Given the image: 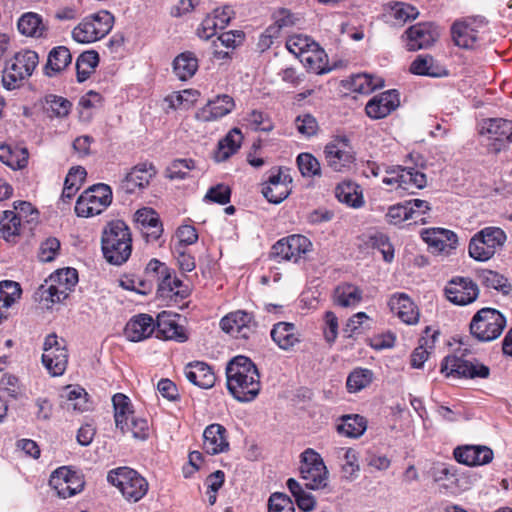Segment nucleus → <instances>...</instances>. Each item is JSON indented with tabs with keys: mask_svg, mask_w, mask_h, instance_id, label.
Here are the masks:
<instances>
[{
	"mask_svg": "<svg viewBox=\"0 0 512 512\" xmlns=\"http://www.w3.org/2000/svg\"><path fill=\"white\" fill-rule=\"evenodd\" d=\"M373 372L365 368L354 369L347 377L346 387L348 392L357 393L371 384Z\"/></svg>",
	"mask_w": 512,
	"mask_h": 512,
	"instance_id": "nucleus-53",
	"label": "nucleus"
},
{
	"mask_svg": "<svg viewBox=\"0 0 512 512\" xmlns=\"http://www.w3.org/2000/svg\"><path fill=\"white\" fill-rule=\"evenodd\" d=\"M184 375L189 382L202 389L212 388L216 381V376L211 366L201 361L187 364L184 368Z\"/></svg>",
	"mask_w": 512,
	"mask_h": 512,
	"instance_id": "nucleus-32",
	"label": "nucleus"
},
{
	"mask_svg": "<svg viewBox=\"0 0 512 512\" xmlns=\"http://www.w3.org/2000/svg\"><path fill=\"white\" fill-rule=\"evenodd\" d=\"M292 178L281 169L272 171L262 188L264 197L273 204L285 200L291 192Z\"/></svg>",
	"mask_w": 512,
	"mask_h": 512,
	"instance_id": "nucleus-22",
	"label": "nucleus"
},
{
	"mask_svg": "<svg viewBox=\"0 0 512 512\" xmlns=\"http://www.w3.org/2000/svg\"><path fill=\"white\" fill-rule=\"evenodd\" d=\"M18 31L27 37L44 38L47 36L48 27L43 22L41 15L35 12H26L18 19Z\"/></svg>",
	"mask_w": 512,
	"mask_h": 512,
	"instance_id": "nucleus-35",
	"label": "nucleus"
},
{
	"mask_svg": "<svg viewBox=\"0 0 512 512\" xmlns=\"http://www.w3.org/2000/svg\"><path fill=\"white\" fill-rule=\"evenodd\" d=\"M112 403L116 427L126 429L127 420L134 414L130 399L125 394L117 393L112 397Z\"/></svg>",
	"mask_w": 512,
	"mask_h": 512,
	"instance_id": "nucleus-47",
	"label": "nucleus"
},
{
	"mask_svg": "<svg viewBox=\"0 0 512 512\" xmlns=\"http://www.w3.org/2000/svg\"><path fill=\"white\" fill-rule=\"evenodd\" d=\"M72 60L69 49L65 46L54 47L48 54L45 74L49 77L65 69Z\"/></svg>",
	"mask_w": 512,
	"mask_h": 512,
	"instance_id": "nucleus-43",
	"label": "nucleus"
},
{
	"mask_svg": "<svg viewBox=\"0 0 512 512\" xmlns=\"http://www.w3.org/2000/svg\"><path fill=\"white\" fill-rule=\"evenodd\" d=\"M286 485L295 498L299 509L304 512H310L315 508L316 500L314 496L306 492L297 480L289 478Z\"/></svg>",
	"mask_w": 512,
	"mask_h": 512,
	"instance_id": "nucleus-48",
	"label": "nucleus"
},
{
	"mask_svg": "<svg viewBox=\"0 0 512 512\" xmlns=\"http://www.w3.org/2000/svg\"><path fill=\"white\" fill-rule=\"evenodd\" d=\"M506 326V318L494 308H482L472 317L469 328L471 335L481 342L497 339Z\"/></svg>",
	"mask_w": 512,
	"mask_h": 512,
	"instance_id": "nucleus-6",
	"label": "nucleus"
},
{
	"mask_svg": "<svg viewBox=\"0 0 512 512\" xmlns=\"http://www.w3.org/2000/svg\"><path fill=\"white\" fill-rule=\"evenodd\" d=\"M506 239V234L501 228L485 227L471 238L469 255L476 261H488L502 248Z\"/></svg>",
	"mask_w": 512,
	"mask_h": 512,
	"instance_id": "nucleus-7",
	"label": "nucleus"
},
{
	"mask_svg": "<svg viewBox=\"0 0 512 512\" xmlns=\"http://www.w3.org/2000/svg\"><path fill=\"white\" fill-rule=\"evenodd\" d=\"M78 282V273L74 268H64L49 277L45 285L40 287L41 298L51 303L65 300Z\"/></svg>",
	"mask_w": 512,
	"mask_h": 512,
	"instance_id": "nucleus-10",
	"label": "nucleus"
},
{
	"mask_svg": "<svg viewBox=\"0 0 512 512\" xmlns=\"http://www.w3.org/2000/svg\"><path fill=\"white\" fill-rule=\"evenodd\" d=\"M155 175L156 168L152 163H140L133 167L126 175L122 186L126 192L134 193L136 189H141L147 186Z\"/></svg>",
	"mask_w": 512,
	"mask_h": 512,
	"instance_id": "nucleus-33",
	"label": "nucleus"
},
{
	"mask_svg": "<svg viewBox=\"0 0 512 512\" xmlns=\"http://www.w3.org/2000/svg\"><path fill=\"white\" fill-rule=\"evenodd\" d=\"M198 67L197 57L189 51L179 54L173 61V71L181 81H186L193 77Z\"/></svg>",
	"mask_w": 512,
	"mask_h": 512,
	"instance_id": "nucleus-40",
	"label": "nucleus"
},
{
	"mask_svg": "<svg viewBox=\"0 0 512 512\" xmlns=\"http://www.w3.org/2000/svg\"><path fill=\"white\" fill-rule=\"evenodd\" d=\"M120 430L122 433L131 432L134 438L144 440L149 435V424L145 418L132 415L130 419L127 420V428Z\"/></svg>",
	"mask_w": 512,
	"mask_h": 512,
	"instance_id": "nucleus-63",
	"label": "nucleus"
},
{
	"mask_svg": "<svg viewBox=\"0 0 512 512\" xmlns=\"http://www.w3.org/2000/svg\"><path fill=\"white\" fill-rule=\"evenodd\" d=\"M101 249L105 260L112 265H122L132 253V236L122 220L110 221L101 236Z\"/></svg>",
	"mask_w": 512,
	"mask_h": 512,
	"instance_id": "nucleus-2",
	"label": "nucleus"
},
{
	"mask_svg": "<svg viewBox=\"0 0 512 512\" xmlns=\"http://www.w3.org/2000/svg\"><path fill=\"white\" fill-rule=\"evenodd\" d=\"M439 336L437 330L426 327L419 340V346L413 351L411 355V366L413 368H421L428 359L429 354L434 349L435 342Z\"/></svg>",
	"mask_w": 512,
	"mask_h": 512,
	"instance_id": "nucleus-36",
	"label": "nucleus"
},
{
	"mask_svg": "<svg viewBox=\"0 0 512 512\" xmlns=\"http://www.w3.org/2000/svg\"><path fill=\"white\" fill-rule=\"evenodd\" d=\"M478 278L487 288L501 291L504 294L509 292L508 280L497 272L492 270H481L478 273Z\"/></svg>",
	"mask_w": 512,
	"mask_h": 512,
	"instance_id": "nucleus-59",
	"label": "nucleus"
},
{
	"mask_svg": "<svg viewBox=\"0 0 512 512\" xmlns=\"http://www.w3.org/2000/svg\"><path fill=\"white\" fill-rule=\"evenodd\" d=\"M270 336L273 342L284 351L291 350L300 343V333L297 327L290 322H278L273 325Z\"/></svg>",
	"mask_w": 512,
	"mask_h": 512,
	"instance_id": "nucleus-34",
	"label": "nucleus"
},
{
	"mask_svg": "<svg viewBox=\"0 0 512 512\" xmlns=\"http://www.w3.org/2000/svg\"><path fill=\"white\" fill-rule=\"evenodd\" d=\"M405 35L407 49L416 51L430 47L437 40L439 32L433 23L425 22L411 26Z\"/></svg>",
	"mask_w": 512,
	"mask_h": 512,
	"instance_id": "nucleus-25",
	"label": "nucleus"
},
{
	"mask_svg": "<svg viewBox=\"0 0 512 512\" xmlns=\"http://www.w3.org/2000/svg\"><path fill=\"white\" fill-rule=\"evenodd\" d=\"M382 183L392 189L410 190L422 189L427 184L426 175L414 167L396 166L386 169Z\"/></svg>",
	"mask_w": 512,
	"mask_h": 512,
	"instance_id": "nucleus-14",
	"label": "nucleus"
},
{
	"mask_svg": "<svg viewBox=\"0 0 512 512\" xmlns=\"http://www.w3.org/2000/svg\"><path fill=\"white\" fill-rule=\"evenodd\" d=\"M269 512H295L294 503L285 494L273 493L268 502Z\"/></svg>",
	"mask_w": 512,
	"mask_h": 512,
	"instance_id": "nucleus-64",
	"label": "nucleus"
},
{
	"mask_svg": "<svg viewBox=\"0 0 512 512\" xmlns=\"http://www.w3.org/2000/svg\"><path fill=\"white\" fill-rule=\"evenodd\" d=\"M158 289L157 294L162 298H172L173 296H181L184 294L180 290L182 286V282L176 276L172 275V271L170 269L167 270V273L163 274L157 282Z\"/></svg>",
	"mask_w": 512,
	"mask_h": 512,
	"instance_id": "nucleus-51",
	"label": "nucleus"
},
{
	"mask_svg": "<svg viewBox=\"0 0 512 512\" xmlns=\"http://www.w3.org/2000/svg\"><path fill=\"white\" fill-rule=\"evenodd\" d=\"M366 429L367 422L365 418L357 414L342 416L341 423L337 425V431L350 438L360 437Z\"/></svg>",
	"mask_w": 512,
	"mask_h": 512,
	"instance_id": "nucleus-46",
	"label": "nucleus"
},
{
	"mask_svg": "<svg viewBox=\"0 0 512 512\" xmlns=\"http://www.w3.org/2000/svg\"><path fill=\"white\" fill-rule=\"evenodd\" d=\"M388 305L403 323L414 325L419 321V310L412 299L405 293H394L391 295Z\"/></svg>",
	"mask_w": 512,
	"mask_h": 512,
	"instance_id": "nucleus-28",
	"label": "nucleus"
},
{
	"mask_svg": "<svg viewBox=\"0 0 512 512\" xmlns=\"http://www.w3.org/2000/svg\"><path fill=\"white\" fill-rule=\"evenodd\" d=\"M446 298L458 306L473 303L479 296L478 285L469 277L456 276L444 288Z\"/></svg>",
	"mask_w": 512,
	"mask_h": 512,
	"instance_id": "nucleus-19",
	"label": "nucleus"
},
{
	"mask_svg": "<svg viewBox=\"0 0 512 512\" xmlns=\"http://www.w3.org/2000/svg\"><path fill=\"white\" fill-rule=\"evenodd\" d=\"M335 196L341 202L352 208L364 205V198L360 187L353 182H342L335 188Z\"/></svg>",
	"mask_w": 512,
	"mask_h": 512,
	"instance_id": "nucleus-39",
	"label": "nucleus"
},
{
	"mask_svg": "<svg viewBox=\"0 0 512 512\" xmlns=\"http://www.w3.org/2000/svg\"><path fill=\"white\" fill-rule=\"evenodd\" d=\"M203 449L209 455H217L229 450L228 433L221 424H210L203 432Z\"/></svg>",
	"mask_w": 512,
	"mask_h": 512,
	"instance_id": "nucleus-29",
	"label": "nucleus"
},
{
	"mask_svg": "<svg viewBox=\"0 0 512 512\" xmlns=\"http://www.w3.org/2000/svg\"><path fill=\"white\" fill-rule=\"evenodd\" d=\"M114 16L106 10L85 16L72 30L77 43L90 44L104 38L113 28Z\"/></svg>",
	"mask_w": 512,
	"mask_h": 512,
	"instance_id": "nucleus-5",
	"label": "nucleus"
},
{
	"mask_svg": "<svg viewBox=\"0 0 512 512\" xmlns=\"http://www.w3.org/2000/svg\"><path fill=\"white\" fill-rule=\"evenodd\" d=\"M243 136L239 129L234 128L222 140L219 141L214 152L216 162L226 161L235 154L241 146Z\"/></svg>",
	"mask_w": 512,
	"mask_h": 512,
	"instance_id": "nucleus-37",
	"label": "nucleus"
},
{
	"mask_svg": "<svg viewBox=\"0 0 512 512\" xmlns=\"http://www.w3.org/2000/svg\"><path fill=\"white\" fill-rule=\"evenodd\" d=\"M155 320L149 314L133 316L124 329L125 337L131 342H140L149 338L155 331Z\"/></svg>",
	"mask_w": 512,
	"mask_h": 512,
	"instance_id": "nucleus-31",
	"label": "nucleus"
},
{
	"mask_svg": "<svg viewBox=\"0 0 512 512\" xmlns=\"http://www.w3.org/2000/svg\"><path fill=\"white\" fill-rule=\"evenodd\" d=\"M38 54L29 49L15 53L6 63L2 74V84L7 90H14L23 85L24 81L32 76L38 66Z\"/></svg>",
	"mask_w": 512,
	"mask_h": 512,
	"instance_id": "nucleus-3",
	"label": "nucleus"
},
{
	"mask_svg": "<svg viewBox=\"0 0 512 512\" xmlns=\"http://www.w3.org/2000/svg\"><path fill=\"white\" fill-rule=\"evenodd\" d=\"M410 71L416 75L441 77L446 75L444 67L439 65L430 55H419L410 65Z\"/></svg>",
	"mask_w": 512,
	"mask_h": 512,
	"instance_id": "nucleus-44",
	"label": "nucleus"
},
{
	"mask_svg": "<svg viewBox=\"0 0 512 512\" xmlns=\"http://www.w3.org/2000/svg\"><path fill=\"white\" fill-rule=\"evenodd\" d=\"M309 47L315 48L316 42L306 35L295 34L290 36L286 41V48L288 51L299 59L303 57Z\"/></svg>",
	"mask_w": 512,
	"mask_h": 512,
	"instance_id": "nucleus-60",
	"label": "nucleus"
},
{
	"mask_svg": "<svg viewBox=\"0 0 512 512\" xmlns=\"http://www.w3.org/2000/svg\"><path fill=\"white\" fill-rule=\"evenodd\" d=\"M222 330L233 337L248 339L257 326L252 313L237 310L225 315L221 321Z\"/></svg>",
	"mask_w": 512,
	"mask_h": 512,
	"instance_id": "nucleus-20",
	"label": "nucleus"
},
{
	"mask_svg": "<svg viewBox=\"0 0 512 512\" xmlns=\"http://www.w3.org/2000/svg\"><path fill=\"white\" fill-rule=\"evenodd\" d=\"M410 220L415 224H425L429 217L431 206L429 202L421 199L405 201Z\"/></svg>",
	"mask_w": 512,
	"mask_h": 512,
	"instance_id": "nucleus-57",
	"label": "nucleus"
},
{
	"mask_svg": "<svg viewBox=\"0 0 512 512\" xmlns=\"http://www.w3.org/2000/svg\"><path fill=\"white\" fill-rule=\"evenodd\" d=\"M296 161L303 177L311 178L321 176L320 162L311 153H300Z\"/></svg>",
	"mask_w": 512,
	"mask_h": 512,
	"instance_id": "nucleus-58",
	"label": "nucleus"
},
{
	"mask_svg": "<svg viewBox=\"0 0 512 512\" xmlns=\"http://www.w3.org/2000/svg\"><path fill=\"white\" fill-rule=\"evenodd\" d=\"M384 86V81L380 77H375L368 73L354 75L351 78V89L361 94H369L378 88Z\"/></svg>",
	"mask_w": 512,
	"mask_h": 512,
	"instance_id": "nucleus-50",
	"label": "nucleus"
},
{
	"mask_svg": "<svg viewBox=\"0 0 512 512\" xmlns=\"http://www.w3.org/2000/svg\"><path fill=\"white\" fill-rule=\"evenodd\" d=\"M112 203V190L104 183L86 189L77 199L75 212L79 217H93L101 214Z\"/></svg>",
	"mask_w": 512,
	"mask_h": 512,
	"instance_id": "nucleus-8",
	"label": "nucleus"
},
{
	"mask_svg": "<svg viewBox=\"0 0 512 512\" xmlns=\"http://www.w3.org/2000/svg\"><path fill=\"white\" fill-rule=\"evenodd\" d=\"M362 297V290L351 283L340 284L334 291L335 304L343 308L356 307L362 301Z\"/></svg>",
	"mask_w": 512,
	"mask_h": 512,
	"instance_id": "nucleus-38",
	"label": "nucleus"
},
{
	"mask_svg": "<svg viewBox=\"0 0 512 512\" xmlns=\"http://www.w3.org/2000/svg\"><path fill=\"white\" fill-rule=\"evenodd\" d=\"M311 247L310 240L303 235H291L278 240L271 248L270 257L276 261L297 262Z\"/></svg>",
	"mask_w": 512,
	"mask_h": 512,
	"instance_id": "nucleus-17",
	"label": "nucleus"
},
{
	"mask_svg": "<svg viewBox=\"0 0 512 512\" xmlns=\"http://www.w3.org/2000/svg\"><path fill=\"white\" fill-rule=\"evenodd\" d=\"M300 61L309 71L315 74H324L329 71V68H326L327 55L317 43L315 48L309 47L306 50Z\"/></svg>",
	"mask_w": 512,
	"mask_h": 512,
	"instance_id": "nucleus-45",
	"label": "nucleus"
},
{
	"mask_svg": "<svg viewBox=\"0 0 512 512\" xmlns=\"http://www.w3.org/2000/svg\"><path fill=\"white\" fill-rule=\"evenodd\" d=\"M227 389L239 402H251L261 390L260 374L246 356H236L226 367Z\"/></svg>",
	"mask_w": 512,
	"mask_h": 512,
	"instance_id": "nucleus-1",
	"label": "nucleus"
},
{
	"mask_svg": "<svg viewBox=\"0 0 512 512\" xmlns=\"http://www.w3.org/2000/svg\"><path fill=\"white\" fill-rule=\"evenodd\" d=\"M400 105L399 93L397 90H387L373 96L366 104L365 111L371 119H382L391 114Z\"/></svg>",
	"mask_w": 512,
	"mask_h": 512,
	"instance_id": "nucleus-26",
	"label": "nucleus"
},
{
	"mask_svg": "<svg viewBox=\"0 0 512 512\" xmlns=\"http://www.w3.org/2000/svg\"><path fill=\"white\" fill-rule=\"evenodd\" d=\"M21 294L19 283L10 280L0 282V321L6 318L8 308L20 299Z\"/></svg>",
	"mask_w": 512,
	"mask_h": 512,
	"instance_id": "nucleus-42",
	"label": "nucleus"
},
{
	"mask_svg": "<svg viewBox=\"0 0 512 512\" xmlns=\"http://www.w3.org/2000/svg\"><path fill=\"white\" fill-rule=\"evenodd\" d=\"M326 165L334 172H346L356 160L351 141L346 136L332 138L324 147Z\"/></svg>",
	"mask_w": 512,
	"mask_h": 512,
	"instance_id": "nucleus-12",
	"label": "nucleus"
},
{
	"mask_svg": "<svg viewBox=\"0 0 512 512\" xmlns=\"http://www.w3.org/2000/svg\"><path fill=\"white\" fill-rule=\"evenodd\" d=\"M135 221L147 242L157 241L163 228L159 216L152 208L144 207L136 211Z\"/></svg>",
	"mask_w": 512,
	"mask_h": 512,
	"instance_id": "nucleus-30",
	"label": "nucleus"
},
{
	"mask_svg": "<svg viewBox=\"0 0 512 512\" xmlns=\"http://www.w3.org/2000/svg\"><path fill=\"white\" fill-rule=\"evenodd\" d=\"M199 92L193 89H185L173 92L167 96L166 101L173 109H189L198 99Z\"/></svg>",
	"mask_w": 512,
	"mask_h": 512,
	"instance_id": "nucleus-55",
	"label": "nucleus"
},
{
	"mask_svg": "<svg viewBox=\"0 0 512 512\" xmlns=\"http://www.w3.org/2000/svg\"><path fill=\"white\" fill-rule=\"evenodd\" d=\"M480 142L490 152L505 149L512 137V122L503 118L485 119L479 126Z\"/></svg>",
	"mask_w": 512,
	"mask_h": 512,
	"instance_id": "nucleus-9",
	"label": "nucleus"
},
{
	"mask_svg": "<svg viewBox=\"0 0 512 512\" xmlns=\"http://www.w3.org/2000/svg\"><path fill=\"white\" fill-rule=\"evenodd\" d=\"M441 372L447 377L487 378L490 369L478 361H468L456 355H448L441 363Z\"/></svg>",
	"mask_w": 512,
	"mask_h": 512,
	"instance_id": "nucleus-16",
	"label": "nucleus"
},
{
	"mask_svg": "<svg viewBox=\"0 0 512 512\" xmlns=\"http://www.w3.org/2000/svg\"><path fill=\"white\" fill-rule=\"evenodd\" d=\"M195 169V161L192 159H176L167 168V176L174 180H182L189 176Z\"/></svg>",
	"mask_w": 512,
	"mask_h": 512,
	"instance_id": "nucleus-61",
	"label": "nucleus"
},
{
	"mask_svg": "<svg viewBox=\"0 0 512 512\" xmlns=\"http://www.w3.org/2000/svg\"><path fill=\"white\" fill-rule=\"evenodd\" d=\"M300 474L310 490L323 489L328 484V470L321 455L311 448L301 453Z\"/></svg>",
	"mask_w": 512,
	"mask_h": 512,
	"instance_id": "nucleus-11",
	"label": "nucleus"
},
{
	"mask_svg": "<svg viewBox=\"0 0 512 512\" xmlns=\"http://www.w3.org/2000/svg\"><path fill=\"white\" fill-rule=\"evenodd\" d=\"M455 460L469 467L489 464L494 457L492 449L485 445L458 446L453 452Z\"/></svg>",
	"mask_w": 512,
	"mask_h": 512,
	"instance_id": "nucleus-27",
	"label": "nucleus"
},
{
	"mask_svg": "<svg viewBox=\"0 0 512 512\" xmlns=\"http://www.w3.org/2000/svg\"><path fill=\"white\" fill-rule=\"evenodd\" d=\"M45 104L49 116L57 118L68 116L72 108V103L68 99L52 94L46 96Z\"/></svg>",
	"mask_w": 512,
	"mask_h": 512,
	"instance_id": "nucleus-54",
	"label": "nucleus"
},
{
	"mask_svg": "<svg viewBox=\"0 0 512 512\" xmlns=\"http://www.w3.org/2000/svg\"><path fill=\"white\" fill-rule=\"evenodd\" d=\"M235 108L233 97L228 94H220L210 99L195 113V118L201 122H213L230 114Z\"/></svg>",
	"mask_w": 512,
	"mask_h": 512,
	"instance_id": "nucleus-23",
	"label": "nucleus"
},
{
	"mask_svg": "<svg viewBox=\"0 0 512 512\" xmlns=\"http://www.w3.org/2000/svg\"><path fill=\"white\" fill-rule=\"evenodd\" d=\"M99 62V55L96 51H85L76 60L77 78L79 82L85 81L94 71Z\"/></svg>",
	"mask_w": 512,
	"mask_h": 512,
	"instance_id": "nucleus-52",
	"label": "nucleus"
},
{
	"mask_svg": "<svg viewBox=\"0 0 512 512\" xmlns=\"http://www.w3.org/2000/svg\"><path fill=\"white\" fill-rule=\"evenodd\" d=\"M485 27L484 19H470L456 22L452 26V37L458 47L473 49L481 40V29Z\"/></svg>",
	"mask_w": 512,
	"mask_h": 512,
	"instance_id": "nucleus-21",
	"label": "nucleus"
},
{
	"mask_svg": "<svg viewBox=\"0 0 512 512\" xmlns=\"http://www.w3.org/2000/svg\"><path fill=\"white\" fill-rule=\"evenodd\" d=\"M84 484L83 476L66 466L56 469L49 479L50 487L64 499L81 492Z\"/></svg>",
	"mask_w": 512,
	"mask_h": 512,
	"instance_id": "nucleus-18",
	"label": "nucleus"
},
{
	"mask_svg": "<svg viewBox=\"0 0 512 512\" xmlns=\"http://www.w3.org/2000/svg\"><path fill=\"white\" fill-rule=\"evenodd\" d=\"M179 315L170 311H162L155 321L156 337L164 340H174L183 343L188 335L183 326L178 324Z\"/></svg>",
	"mask_w": 512,
	"mask_h": 512,
	"instance_id": "nucleus-24",
	"label": "nucleus"
},
{
	"mask_svg": "<svg viewBox=\"0 0 512 512\" xmlns=\"http://www.w3.org/2000/svg\"><path fill=\"white\" fill-rule=\"evenodd\" d=\"M42 363L52 376L64 374L68 364V352L64 339L52 333L46 336L43 344Z\"/></svg>",
	"mask_w": 512,
	"mask_h": 512,
	"instance_id": "nucleus-13",
	"label": "nucleus"
},
{
	"mask_svg": "<svg viewBox=\"0 0 512 512\" xmlns=\"http://www.w3.org/2000/svg\"><path fill=\"white\" fill-rule=\"evenodd\" d=\"M28 150L24 147L12 148L0 144V161L13 170L23 169L28 164Z\"/></svg>",
	"mask_w": 512,
	"mask_h": 512,
	"instance_id": "nucleus-41",
	"label": "nucleus"
},
{
	"mask_svg": "<svg viewBox=\"0 0 512 512\" xmlns=\"http://www.w3.org/2000/svg\"><path fill=\"white\" fill-rule=\"evenodd\" d=\"M343 452L344 463L342 472L345 478H353L359 472L358 453L353 448H341Z\"/></svg>",
	"mask_w": 512,
	"mask_h": 512,
	"instance_id": "nucleus-62",
	"label": "nucleus"
},
{
	"mask_svg": "<svg viewBox=\"0 0 512 512\" xmlns=\"http://www.w3.org/2000/svg\"><path fill=\"white\" fill-rule=\"evenodd\" d=\"M107 481L129 502L136 503L148 492L147 480L130 467H118L108 472Z\"/></svg>",
	"mask_w": 512,
	"mask_h": 512,
	"instance_id": "nucleus-4",
	"label": "nucleus"
},
{
	"mask_svg": "<svg viewBox=\"0 0 512 512\" xmlns=\"http://www.w3.org/2000/svg\"><path fill=\"white\" fill-rule=\"evenodd\" d=\"M21 229L20 217L15 211H4L0 219V237L8 242H12L19 235Z\"/></svg>",
	"mask_w": 512,
	"mask_h": 512,
	"instance_id": "nucleus-49",
	"label": "nucleus"
},
{
	"mask_svg": "<svg viewBox=\"0 0 512 512\" xmlns=\"http://www.w3.org/2000/svg\"><path fill=\"white\" fill-rule=\"evenodd\" d=\"M87 393L83 388L68 386L65 407L67 410L83 412L88 409Z\"/></svg>",
	"mask_w": 512,
	"mask_h": 512,
	"instance_id": "nucleus-56",
	"label": "nucleus"
},
{
	"mask_svg": "<svg viewBox=\"0 0 512 512\" xmlns=\"http://www.w3.org/2000/svg\"><path fill=\"white\" fill-rule=\"evenodd\" d=\"M420 235L427 244L428 250L435 255L449 256L454 253L459 244L457 234L446 228H426L421 231Z\"/></svg>",
	"mask_w": 512,
	"mask_h": 512,
	"instance_id": "nucleus-15",
	"label": "nucleus"
}]
</instances>
